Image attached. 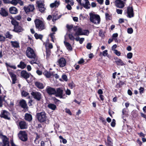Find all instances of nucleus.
Wrapping results in <instances>:
<instances>
[{"label": "nucleus", "instance_id": "f257e3e1", "mask_svg": "<svg viewBox=\"0 0 146 146\" xmlns=\"http://www.w3.org/2000/svg\"><path fill=\"white\" fill-rule=\"evenodd\" d=\"M26 56L29 58L33 59L30 61V63L33 64H37V57L36 56L33 50L30 47H27L26 51Z\"/></svg>", "mask_w": 146, "mask_h": 146}, {"label": "nucleus", "instance_id": "f03ea898", "mask_svg": "<svg viewBox=\"0 0 146 146\" xmlns=\"http://www.w3.org/2000/svg\"><path fill=\"white\" fill-rule=\"evenodd\" d=\"M73 30L75 32L74 35L75 36L82 35L88 36L89 33L88 30H83L81 28L78 26L74 27L73 28Z\"/></svg>", "mask_w": 146, "mask_h": 146}, {"label": "nucleus", "instance_id": "7ed1b4c3", "mask_svg": "<svg viewBox=\"0 0 146 146\" xmlns=\"http://www.w3.org/2000/svg\"><path fill=\"white\" fill-rule=\"evenodd\" d=\"M90 20L92 23L96 24H98L100 22V17L98 15L92 13L90 14Z\"/></svg>", "mask_w": 146, "mask_h": 146}, {"label": "nucleus", "instance_id": "20e7f679", "mask_svg": "<svg viewBox=\"0 0 146 146\" xmlns=\"http://www.w3.org/2000/svg\"><path fill=\"white\" fill-rule=\"evenodd\" d=\"M36 28L38 31H41L45 29V25L44 23L39 19H36L35 21Z\"/></svg>", "mask_w": 146, "mask_h": 146}, {"label": "nucleus", "instance_id": "39448f33", "mask_svg": "<svg viewBox=\"0 0 146 146\" xmlns=\"http://www.w3.org/2000/svg\"><path fill=\"white\" fill-rule=\"evenodd\" d=\"M0 146H9V139L2 134H0Z\"/></svg>", "mask_w": 146, "mask_h": 146}, {"label": "nucleus", "instance_id": "423d86ee", "mask_svg": "<svg viewBox=\"0 0 146 146\" xmlns=\"http://www.w3.org/2000/svg\"><path fill=\"white\" fill-rule=\"evenodd\" d=\"M36 117L38 120L40 122H43L46 121V117L44 112H41L37 114Z\"/></svg>", "mask_w": 146, "mask_h": 146}, {"label": "nucleus", "instance_id": "0eeeda50", "mask_svg": "<svg viewBox=\"0 0 146 146\" xmlns=\"http://www.w3.org/2000/svg\"><path fill=\"white\" fill-rule=\"evenodd\" d=\"M18 136L20 139L23 141H25L27 139V134L25 131H20L18 134Z\"/></svg>", "mask_w": 146, "mask_h": 146}, {"label": "nucleus", "instance_id": "6e6552de", "mask_svg": "<svg viewBox=\"0 0 146 146\" xmlns=\"http://www.w3.org/2000/svg\"><path fill=\"white\" fill-rule=\"evenodd\" d=\"M38 9L41 12H43L46 9L44 5L41 1H39L37 2Z\"/></svg>", "mask_w": 146, "mask_h": 146}, {"label": "nucleus", "instance_id": "1a4fd4ad", "mask_svg": "<svg viewBox=\"0 0 146 146\" xmlns=\"http://www.w3.org/2000/svg\"><path fill=\"white\" fill-rule=\"evenodd\" d=\"M63 90L61 88H56V93L55 94L56 96H58L60 98H64V95H63Z\"/></svg>", "mask_w": 146, "mask_h": 146}, {"label": "nucleus", "instance_id": "9d476101", "mask_svg": "<svg viewBox=\"0 0 146 146\" xmlns=\"http://www.w3.org/2000/svg\"><path fill=\"white\" fill-rule=\"evenodd\" d=\"M46 91L49 95H54L56 93V90L55 88L48 86L46 88Z\"/></svg>", "mask_w": 146, "mask_h": 146}, {"label": "nucleus", "instance_id": "9b49d317", "mask_svg": "<svg viewBox=\"0 0 146 146\" xmlns=\"http://www.w3.org/2000/svg\"><path fill=\"white\" fill-rule=\"evenodd\" d=\"M34 98L38 101H39L41 98V94L39 92H32L31 93Z\"/></svg>", "mask_w": 146, "mask_h": 146}, {"label": "nucleus", "instance_id": "f8f14e48", "mask_svg": "<svg viewBox=\"0 0 146 146\" xmlns=\"http://www.w3.org/2000/svg\"><path fill=\"white\" fill-rule=\"evenodd\" d=\"M9 115L10 113L8 111L5 110H3L1 112L0 116L2 117L9 120L10 119V117H9Z\"/></svg>", "mask_w": 146, "mask_h": 146}, {"label": "nucleus", "instance_id": "ddd939ff", "mask_svg": "<svg viewBox=\"0 0 146 146\" xmlns=\"http://www.w3.org/2000/svg\"><path fill=\"white\" fill-rule=\"evenodd\" d=\"M23 9L25 12L26 13H28L30 11H33L35 9L34 5H30L27 6H25L23 7Z\"/></svg>", "mask_w": 146, "mask_h": 146}, {"label": "nucleus", "instance_id": "4468645a", "mask_svg": "<svg viewBox=\"0 0 146 146\" xmlns=\"http://www.w3.org/2000/svg\"><path fill=\"white\" fill-rule=\"evenodd\" d=\"M10 4L14 6H16L18 4H19L20 6H23V5L24 3L21 0H12L10 1Z\"/></svg>", "mask_w": 146, "mask_h": 146}, {"label": "nucleus", "instance_id": "2eb2a0df", "mask_svg": "<svg viewBox=\"0 0 146 146\" xmlns=\"http://www.w3.org/2000/svg\"><path fill=\"white\" fill-rule=\"evenodd\" d=\"M134 16L133 9L131 7H129L127 8V16L129 18H131Z\"/></svg>", "mask_w": 146, "mask_h": 146}, {"label": "nucleus", "instance_id": "dca6fc26", "mask_svg": "<svg viewBox=\"0 0 146 146\" xmlns=\"http://www.w3.org/2000/svg\"><path fill=\"white\" fill-rule=\"evenodd\" d=\"M115 4L117 7L122 8L124 6V3L121 0H116Z\"/></svg>", "mask_w": 146, "mask_h": 146}, {"label": "nucleus", "instance_id": "f3484780", "mask_svg": "<svg viewBox=\"0 0 146 146\" xmlns=\"http://www.w3.org/2000/svg\"><path fill=\"white\" fill-rule=\"evenodd\" d=\"M7 70L8 71L9 73L11 78L12 83L13 84H15L17 80L16 75L14 74L13 73L10 72L8 68H7Z\"/></svg>", "mask_w": 146, "mask_h": 146}, {"label": "nucleus", "instance_id": "a211bd4d", "mask_svg": "<svg viewBox=\"0 0 146 146\" xmlns=\"http://www.w3.org/2000/svg\"><path fill=\"white\" fill-rule=\"evenodd\" d=\"M58 63V65L60 67H63L66 65V61L64 58H61L59 60Z\"/></svg>", "mask_w": 146, "mask_h": 146}, {"label": "nucleus", "instance_id": "6ab92c4d", "mask_svg": "<svg viewBox=\"0 0 146 146\" xmlns=\"http://www.w3.org/2000/svg\"><path fill=\"white\" fill-rule=\"evenodd\" d=\"M21 77L27 79L30 77V74L28 73L26 71L23 70L21 72Z\"/></svg>", "mask_w": 146, "mask_h": 146}, {"label": "nucleus", "instance_id": "aec40b11", "mask_svg": "<svg viewBox=\"0 0 146 146\" xmlns=\"http://www.w3.org/2000/svg\"><path fill=\"white\" fill-rule=\"evenodd\" d=\"M84 3H81V5L83 6L86 9H89L90 7V4L88 0H84Z\"/></svg>", "mask_w": 146, "mask_h": 146}, {"label": "nucleus", "instance_id": "412c9836", "mask_svg": "<svg viewBox=\"0 0 146 146\" xmlns=\"http://www.w3.org/2000/svg\"><path fill=\"white\" fill-rule=\"evenodd\" d=\"M19 125L21 129H27L28 127V125L24 121H21L19 123Z\"/></svg>", "mask_w": 146, "mask_h": 146}, {"label": "nucleus", "instance_id": "4be33fe9", "mask_svg": "<svg viewBox=\"0 0 146 146\" xmlns=\"http://www.w3.org/2000/svg\"><path fill=\"white\" fill-rule=\"evenodd\" d=\"M0 14L3 17H5L8 15L7 11L5 9L1 8L0 10Z\"/></svg>", "mask_w": 146, "mask_h": 146}, {"label": "nucleus", "instance_id": "5701e85b", "mask_svg": "<svg viewBox=\"0 0 146 146\" xmlns=\"http://www.w3.org/2000/svg\"><path fill=\"white\" fill-rule=\"evenodd\" d=\"M51 50L50 49L46 48L45 56L47 60L51 58Z\"/></svg>", "mask_w": 146, "mask_h": 146}, {"label": "nucleus", "instance_id": "b1692460", "mask_svg": "<svg viewBox=\"0 0 146 146\" xmlns=\"http://www.w3.org/2000/svg\"><path fill=\"white\" fill-rule=\"evenodd\" d=\"M20 106L24 109H26L27 108V105L26 102L24 100H22L19 102Z\"/></svg>", "mask_w": 146, "mask_h": 146}, {"label": "nucleus", "instance_id": "393cba45", "mask_svg": "<svg viewBox=\"0 0 146 146\" xmlns=\"http://www.w3.org/2000/svg\"><path fill=\"white\" fill-rule=\"evenodd\" d=\"M106 145L107 146H113V140L109 136H108L107 142H106Z\"/></svg>", "mask_w": 146, "mask_h": 146}, {"label": "nucleus", "instance_id": "a878e982", "mask_svg": "<svg viewBox=\"0 0 146 146\" xmlns=\"http://www.w3.org/2000/svg\"><path fill=\"white\" fill-rule=\"evenodd\" d=\"M10 43L13 47L18 48L20 47L19 43L17 41H11Z\"/></svg>", "mask_w": 146, "mask_h": 146}, {"label": "nucleus", "instance_id": "bb28decb", "mask_svg": "<svg viewBox=\"0 0 146 146\" xmlns=\"http://www.w3.org/2000/svg\"><path fill=\"white\" fill-rule=\"evenodd\" d=\"M23 30L22 28L19 25L14 27V31L16 32H20Z\"/></svg>", "mask_w": 146, "mask_h": 146}, {"label": "nucleus", "instance_id": "cd10ccee", "mask_svg": "<svg viewBox=\"0 0 146 146\" xmlns=\"http://www.w3.org/2000/svg\"><path fill=\"white\" fill-rule=\"evenodd\" d=\"M9 11L10 13L12 14H16L18 12L17 9L14 7H10L9 9Z\"/></svg>", "mask_w": 146, "mask_h": 146}, {"label": "nucleus", "instance_id": "c85d7f7f", "mask_svg": "<svg viewBox=\"0 0 146 146\" xmlns=\"http://www.w3.org/2000/svg\"><path fill=\"white\" fill-rule=\"evenodd\" d=\"M25 119L26 120L30 121L32 119V116L30 114L26 113L25 114Z\"/></svg>", "mask_w": 146, "mask_h": 146}, {"label": "nucleus", "instance_id": "c756f323", "mask_svg": "<svg viewBox=\"0 0 146 146\" xmlns=\"http://www.w3.org/2000/svg\"><path fill=\"white\" fill-rule=\"evenodd\" d=\"M35 84L36 86L39 89H43L44 87V86L43 84L39 82H35Z\"/></svg>", "mask_w": 146, "mask_h": 146}, {"label": "nucleus", "instance_id": "7c9ffc66", "mask_svg": "<svg viewBox=\"0 0 146 146\" xmlns=\"http://www.w3.org/2000/svg\"><path fill=\"white\" fill-rule=\"evenodd\" d=\"M115 62L117 65L123 66L125 65L124 63L120 59H117Z\"/></svg>", "mask_w": 146, "mask_h": 146}, {"label": "nucleus", "instance_id": "2f4dec72", "mask_svg": "<svg viewBox=\"0 0 146 146\" xmlns=\"http://www.w3.org/2000/svg\"><path fill=\"white\" fill-rule=\"evenodd\" d=\"M60 4L59 1H55L54 3L50 4V7L51 8L57 7Z\"/></svg>", "mask_w": 146, "mask_h": 146}, {"label": "nucleus", "instance_id": "473e14b6", "mask_svg": "<svg viewBox=\"0 0 146 146\" xmlns=\"http://www.w3.org/2000/svg\"><path fill=\"white\" fill-rule=\"evenodd\" d=\"M64 43L68 50H72L71 46L69 43L64 41Z\"/></svg>", "mask_w": 146, "mask_h": 146}, {"label": "nucleus", "instance_id": "72a5a7b5", "mask_svg": "<svg viewBox=\"0 0 146 146\" xmlns=\"http://www.w3.org/2000/svg\"><path fill=\"white\" fill-rule=\"evenodd\" d=\"M26 66V65L25 64V63L22 61H21L20 62V64L17 65L18 67L22 69L24 68Z\"/></svg>", "mask_w": 146, "mask_h": 146}, {"label": "nucleus", "instance_id": "f704fd0d", "mask_svg": "<svg viewBox=\"0 0 146 146\" xmlns=\"http://www.w3.org/2000/svg\"><path fill=\"white\" fill-rule=\"evenodd\" d=\"M48 106L49 108L52 110H55L56 108V106L52 104H49Z\"/></svg>", "mask_w": 146, "mask_h": 146}, {"label": "nucleus", "instance_id": "c9c22d12", "mask_svg": "<svg viewBox=\"0 0 146 146\" xmlns=\"http://www.w3.org/2000/svg\"><path fill=\"white\" fill-rule=\"evenodd\" d=\"M34 36L36 39H39L41 40L43 37V36L42 35L40 34H38L37 33H35V34Z\"/></svg>", "mask_w": 146, "mask_h": 146}, {"label": "nucleus", "instance_id": "e433bc0d", "mask_svg": "<svg viewBox=\"0 0 146 146\" xmlns=\"http://www.w3.org/2000/svg\"><path fill=\"white\" fill-rule=\"evenodd\" d=\"M44 76L47 78H49L52 75V74L50 72L48 71H45L44 72Z\"/></svg>", "mask_w": 146, "mask_h": 146}, {"label": "nucleus", "instance_id": "4c0bfd02", "mask_svg": "<svg viewBox=\"0 0 146 146\" xmlns=\"http://www.w3.org/2000/svg\"><path fill=\"white\" fill-rule=\"evenodd\" d=\"M11 23L12 24L14 25V27L15 26H17L19 24L18 22H17L15 20L13 19L11 21Z\"/></svg>", "mask_w": 146, "mask_h": 146}, {"label": "nucleus", "instance_id": "58836bf2", "mask_svg": "<svg viewBox=\"0 0 146 146\" xmlns=\"http://www.w3.org/2000/svg\"><path fill=\"white\" fill-rule=\"evenodd\" d=\"M74 35L72 34H69L68 35V36L69 39L72 41H74L75 40V37H74Z\"/></svg>", "mask_w": 146, "mask_h": 146}, {"label": "nucleus", "instance_id": "ea45409f", "mask_svg": "<svg viewBox=\"0 0 146 146\" xmlns=\"http://www.w3.org/2000/svg\"><path fill=\"white\" fill-rule=\"evenodd\" d=\"M59 137V139H61V140H60V142L62 141V143L64 144H65L67 143V140L66 139H64L62 136L60 135Z\"/></svg>", "mask_w": 146, "mask_h": 146}, {"label": "nucleus", "instance_id": "a19ab883", "mask_svg": "<svg viewBox=\"0 0 146 146\" xmlns=\"http://www.w3.org/2000/svg\"><path fill=\"white\" fill-rule=\"evenodd\" d=\"M5 37L3 35L0 34V41L1 42H3L5 41Z\"/></svg>", "mask_w": 146, "mask_h": 146}, {"label": "nucleus", "instance_id": "79ce46f5", "mask_svg": "<svg viewBox=\"0 0 146 146\" xmlns=\"http://www.w3.org/2000/svg\"><path fill=\"white\" fill-rule=\"evenodd\" d=\"M124 83L122 81H120L117 84L116 86L117 88H120L124 85Z\"/></svg>", "mask_w": 146, "mask_h": 146}, {"label": "nucleus", "instance_id": "37998d69", "mask_svg": "<svg viewBox=\"0 0 146 146\" xmlns=\"http://www.w3.org/2000/svg\"><path fill=\"white\" fill-rule=\"evenodd\" d=\"M102 54L103 56H106L108 54L107 50H104L102 52H102H101L100 53V55Z\"/></svg>", "mask_w": 146, "mask_h": 146}, {"label": "nucleus", "instance_id": "c03bdc74", "mask_svg": "<svg viewBox=\"0 0 146 146\" xmlns=\"http://www.w3.org/2000/svg\"><path fill=\"white\" fill-rule=\"evenodd\" d=\"M21 94L22 96L26 97L29 95V94L27 92L25 91H23L22 92Z\"/></svg>", "mask_w": 146, "mask_h": 146}, {"label": "nucleus", "instance_id": "a18cd8bd", "mask_svg": "<svg viewBox=\"0 0 146 146\" xmlns=\"http://www.w3.org/2000/svg\"><path fill=\"white\" fill-rule=\"evenodd\" d=\"M6 36L7 38H11L12 37V35L10 34L9 32H7L6 34Z\"/></svg>", "mask_w": 146, "mask_h": 146}, {"label": "nucleus", "instance_id": "49530a36", "mask_svg": "<svg viewBox=\"0 0 146 146\" xmlns=\"http://www.w3.org/2000/svg\"><path fill=\"white\" fill-rule=\"evenodd\" d=\"M133 29L131 28H129L127 29V32L129 34H131L133 33Z\"/></svg>", "mask_w": 146, "mask_h": 146}, {"label": "nucleus", "instance_id": "de8ad7c7", "mask_svg": "<svg viewBox=\"0 0 146 146\" xmlns=\"http://www.w3.org/2000/svg\"><path fill=\"white\" fill-rule=\"evenodd\" d=\"M114 53L118 56H120L121 54L120 52L117 50H114Z\"/></svg>", "mask_w": 146, "mask_h": 146}, {"label": "nucleus", "instance_id": "09e8293b", "mask_svg": "<svg viewBox=\"0 0 146 146\" xmlns=\"http://www.w3.org/2000/svg\"><path fill=\"white\" fill-rule=\"evenodd\" d=\"M6 65L7 67H9L10 68L13 69H16L17 68L16 67L15 65H12L8 64H7Z\"/></svg>", "mask_w": 146, "mask_h": 146}, {"label": "nucleus", "instance_id": "8fccbe9b", "mask_svg": "<svg viewBox=\"0 0 146 146\" xmlns=\"http://www.w3.org/2000/svg\"><path fill=\"white\" fill-rule=\"evenodd\" d=\"M139 90L140 94H141L143 93L144 91V89L142 87H140L139 89Z\"/></svg>", "mask_w": 146, "mask_h": 146}, {"label": "nucleus", "instance_id": "3c124183", "mask_svg": "<svg viewBox=\"0 0 146 146\" xmlns=\"http://www.w3.org/2000/svg\"><path fill=\"white\" fill-rule=\"evenodd\" d=\"M69 86L72 89L74 87L75 85L72 82L69 84Z\"/></svg>", "mask_w": 146, "mask_h": 146}, {"label": "nucleus", "instance_id": "603ef678", "mask_svg": "<svg viewBox=\"0 0 146 146\" xmlns=\"http://www.w3.org/2000/svg\"><path fill=\"white\" fill-rule=\"evenodd\" d=\"M133 54L131 52H129L127 54V56L128 58L131 59L132 57Z\"/></svg>", "mask_w": 146, "mask_h": 146}, {"label": "nucleus", "instance_id": "864d4df0", "mask_svg": "<svg viewBox=\"0 0 146 146\" xmlns=\"http://www.w3.org/2000/svg\"><path fill=\"white\" fill-rule=\"evenodd\" d=\"M123 11L122 9H117L116 12L118 14H122Z\"/></svg>", "mask_w": 146, "mask_h": 146}, {"label": "nucleus", "instance_id": "5fc2aeb1", "mask_svg": "<svg viewBox=\"0 0 146 146\" xmlns=\"http://www.w3.org/2000/svg\"><path fill=\"white\" fill-rule=\"evenodd\" d=\"M99 35L102 37H103L104 36V33L102 30H100L99 33Z\"/></svg>", "mask_w": 146, "mask_h": 146}, {"label": "nucleus", "instance_id": "6e6d98bb", "mask_svg": "<svg viewBox=\"0 0 146 146\" xmlns=\"http://www.w3.org/2000/svg\"><path fill=\"white\" fill-rule=\"evenodd\" d=\"M115 124V119H113L111 123V125L112 127H114Z\"/></svg>", "mask_w": 146, "mask_h": 146}, {"label": "nucleus", "instance_id": "4d7b16f0", "mask_svg": "<svg viewBox=\"0 0 146 146\" xmlns=\"http://www.w3.org/2000/svg\"><path fill=\"white\" fill-rule=\"evenodd\" d=\"M62 78L63 80L65 81H67L68 80L67 77L66 75H63L62 76Z\"/></svg>", "mask_w": 146, "mask_h": 146}, {"label": "nucleus", "instance_id": "13d9d810", "mask_svg": "<svg viewBox=\"0 0 146 146\" xmlns=\"http://www.w3.org/2000/svg\"><path fill=\"white\" fill-rule=\"evenodd\" d=\"M58 19L57 16H56L54 15H53L52 20L53 22L56 21Z\"/></svg>", "mask_w": 146, "mask_h": 146}, {"label": "nucleus", "instance_id": "bf43d9fd", "mask_svg": "<svg viewBox=\"0 0 146 146\" xmlns=\"http://www.w3.org/2000/svg\"><path fill=\"white\" fill-rule=\"evenodd\" d=\"M92 47L91 44L90 43H88L86 45V48L88 49H91Z\"/></svg>", "mask_w": 146, "mask_h": 146}, {"label": "nucleus", "instance_id": "052dcab7", "mask_svg": "<svg viewBox=\"0 0 146 146\" xmlns=\"http://www.w3.org/2000/svg\"><path fill=\"white\" fill-rule=\"evenodd\" d=\"M65 112L67 113H68L70 115H72L71 112L70 110L66 108L65 109Z\"/></svg>", "mask_w": 146, "mask_h": 146}, {"label": "nucleus", "instance_id": "680f3d73", "mask_svg": "<svg viewBox=\"0 0 146 146\" xmlns=\"http://www.w3.org/2000/svg\"><path fill=\"white\" fill-rule=\"evenodd\" d=\"M36 73L39 76L41 75L42 74V72L38 70L36 71Z\"/></svg>", "mask_w": 146, "mask_h": 146}, {"label": "nucleus", "instance_id": "e2e57ef3", "mask_svg": "<svg viewBox=\"0 0 146 146\" xmlns=\"http://www.w3.org/2000/svg\"><path fill=\"white\" fill-rule=\"evenodd\" d=\"M84 62V60L82 59L81 58V59L78 62V63L79 64H82Z\"/></svg>", "mask_w": 146, "mask_h": 146}, {"label": "nucleus", "instance_id": "0e129e2a", "mask_svg": "<svg viewBox=\"0 0 146 146\" xmlns=\"http://www.w3.org/2000/svg\"><path fill=\"white\" fill-rule=\"evenodd\" d=\"M84 38H80L79 40L80 43V44H82V43H83V42L84 41Z\"/></svg>", "mask_w": 146, "mask_h": 146}, {"label": "nucleus", "instance_id": "69168bd1", "mask_svg": "<svg viewBox=\"0 0 146 146\" xmlns=\"http://www.w3.org/2000/svg\"><path fill=\"white\" fill-rule=\"evenodd\" d=\"M51 30L52 31L55 32L57 30V28L55 26H54L52 28Z\"/></svg>", "mask_w": 146, "mask_h": 146}, {"label": "nucleus", "instance_id": "338daca9", "mask_svg": "<svg viewBox=\"0 0 146 146\" xmlns=\"http://www.w3.org/2000/svg\"><path fill=\"white\" fill-rule=\"evenodd\" d=\"M66 93L67 95H70L71 94L70 91L69 90L67 89L66 91Z\"/></svg>", "mask_w": 146, "mask_h": 146}, {"label": "nucleus", "instance_id": "774afa93", "mask_svg": "<svg viewBox=\"0 0 146 146\" xmlns=\"http://www.w3.org/2000/svg\"><path fill=\"white\" fill-rule=\"evenodd\" d=\"M11 146H18L16 145H15L13 142V139H11Z\"/></svg>", "mask_w": 146, "mask_h": 146}]
</instances>
